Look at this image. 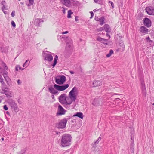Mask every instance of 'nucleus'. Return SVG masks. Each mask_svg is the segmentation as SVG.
<instances>
[{"label": "nucleus", "instance_id": "f257e3e1", "mask_svg": "<svg viewBox=\"0 0 154 154\" xmlns=\"http://www.w3.org/2000/svg\"><path fill=\"white\" fill-rule=\"evenodd\" d=\"M72 137L69 134H65L62 137L61 140V146L63 147L69 146L71 144Z\"/></svg>", "mask_w": 154, "mask_h": 154}, {"label": "nucleus", "instance_id": "f03ea898", "mask_svg": "<svg viewBox=\"0 0 154 154\" xmlns=\"http://www.w3.org/2000/svg\"><path fill=\"white\" fill-rule=\"evenodd\" d=\"M58 99L59 102L64 107L68 109H70V105L72 104V102L69 101V98L66 97L65 94H62L59 97Z\"/></svg>", "mask_w": 154, "mask_h": 154}, {"label": "nucleus", "instance_id": "7ed1b4c3", "mask_svg": "<svg viewBox=\"0 0 154 154\" xmlns=\"http://www.w3.org/2000/svg\"><path fill=\"white\" fill-rule=\"evenodd\" d=\"M77 95V89L75 87H74L69 94V101L71 102L72 103L73 102H75L76 99Z\"/></svg>", "mask_w": 154, "mask_h": 154}, {"label": "nucleus", "instance_id": "20e7f679", "mask_svg": "<svg viewBox=\"0 0 154 154\" xmlns=\"http://www.w3.org/2000/svg\"><path fill=\"white\" fill-rule=\"evenodd\" d=\"M7 102L12 110H14L16 112L19 111V109L18 108L17 103L12 99H8Z\"/></svg>", "mask_w": 154, "mask_h": 154}, {"label": "nucleus", "instance_id": "39448f33", "mask_svg": "<svg viewBox=\"0 0 154 154\" xmlns=\"http://www.w3.org/2000/svg\"><path fill=\"white\" fill-rule=\"evenodd\" d=\"M50 52L45 51L43 52V54L45 61H47L48 62H51L53 60V57Z\"/></svg>", "mask_w": 154, "mask_h": 154}, {"label": "nucleus", "instance_id": "423d86ee", "mask_svg": "<svg viewBox=\"0 0 154 154\" xmlns=\"http://www.w3.org/2000/svg\"><path fill=\"white\" fill-rule=\"evenodd\" d=\"M67 122V119L66 118H64L61 120L57 125V127L58 128L63 129L65 128Z\"/></svg>", "mask_w": 154, "mask_h": 154}, {"label": "nucleus", "instance_id": "0eeeda50", "mask_svg": "<svg viewBox=\"0 0 154 154\" xmlns=\"http://www.w3.org/2000/svg\"><path fill=\"white\" fill-rule=\"evenodd\" d=\"M69 86L68 84H66L62 85H59L57 84H54V88L56 90L62 91L65 90Z\"/></svg>", "mask_w": 154, "mask_h": 154}, {"label": "nucleus", "instance_id": "6e6552de", "mask_svg": "<svg viewBox=\"0 0 154 154\" xmlns=\"http://www.w3.org/2000/svg\"><path fill=\"white\" fill-rule=\"evenodd\" d=\"M66 78L63 75L57 76L56 78V82L59 85L63 84L66 81Z\"/></svg>", "mask_w": 154, "mask_h": 154}, {"label": "nucleus", "instance_id": "1a4fd4ad", "mask_svg": "<svg viewBox=\"0 0 154 154\" xmlns=\"http://www.w3.org/2000/svg\"><path fill=\"white\" fill-rule=\"evenodd\" d=\"M2 89L3 92L2 93L5 94L7 97H11V93L9 92V89L5 85H2Z\"/></svg>", "mask_w": 154, "mask_h": 154}, {"label": "nucleus", "instance_id": "9d476101", "mask_svg": "<svg viewBox=\"0 0 154 154\" xmlns=\"http://www.w3.org/2000/svg\"><path fill=\"white\" fill-rule=\"evenodd\" d=\"M66 110H65L62 106L59 104L57 108V115H62L65 114Z\"/></svg>", "mask_w": 154, "mask_h": 154}, {"label": "nucleus", "instance_id": "9b49d317", "mask_svg": "<svg viewBox=\"0 0 154 154\" xmlns=\"http://www.w3.org/2000/svg\"><path fill=\"white\" fill-rule=\"evenodd\" d=\"M144 25L148 27L151 26V21L150 20L147 18H145L143 20Z\"/></svg>", "mask_w": 154, "mask_h": 154}, {"label": "nucleus", "instance_id": "f8f14e48", "mask_svg": "<svg viewBox=\"0 0 154 154\" xmlns=\"http://www.w3.org/2000/svg\"><path fill=\"white\" fill-rule=\"evenodd\" d=\"M139 30L140 32L142 33L143 35L148 33L149 32L148 29L144 26H141Z\"/></svg>", "mask_w": 154, "mask_h": 154}, {"label": "nucleus", "instance_id": "ddd939ff", "mask_svg": "<svg viewBox=\"0 0 154 154\" xmlns=\"http://www.w3.org/2000/svg\"><path fill=\"white\" fill-rule=\"evenodd\" d=\"M54 88L51 86L48 88V90L49 92L53 94L57 95L58 94V91L54 89Z\"/></svg>", "mask_w": 154, "mask_h": 154}, {"label": "nucleus", "instance_id": "4468645a", "mask_svg": "<svg viewBox=\"0 0 154 154\" xmlns=\"http://www.w3.org/2000/svg\"><path fill=\"white\" fill-rule=\"evenodd\" d=\"M61 3L67 7H70V0H60Z\"/></svg>", "mask_w": 154, "mask_h": 154}, {"label": "nucleus", "instance_id": "2eb2a0df", "mask_svg": "<svg viewBox=\"0 0 154 154\" xmlns=\"http://www.w3.org/2000/svg\"><path fill=\"white\" fill-rule=\"evenodd\" d=\"M92 84L94 87L99 86L102 85V82L101 80H95L94 81Z\"/></svg>", "mask_w": 154, "mask_h": 154}, {"label": "nucleus", "instance_id": "dca6fc26", "mask_svg": "<svg viewBox=\"0 0 154 154\" xmlns=\"http://www.w3.org/2000/svg\"><path fill=\"white\" fill-rule=\"evenodd\" d=\"M70 6L71 5L76 6L79 5V2L78 1L75 0L70 1Z\"/></svg>", "mask_w": 154, "mask_h": 154}, {"label": "nucleus", "instance_id": "f3484780", "mask_svg": "<svg viewBox=\"0 0 154 154\" xmlns=\"http://www.w3.org/2000/svg\"><path fill=\"white\" fill-rule=\"evenodd\" d=\"M104 29L105 31L107 32H110L111 31V29L110 26L108 24H106L104 26Z\"/></svg>", "mask_w": 154, "mask_h": 154}, {"label": "nucleus", "instance_id": "a211bd4d", "mask_svg": "<svg viewBox=\"0 0 154 154\" xmlns=\"http://www.w3.org/2000/svg\"><path fill=\"white\" fill-rule=\"evenodd\" d=\"M152 9L153 8L151 6L147 7L146 8V11L148 14L151 15Z\"/></svg>", "mask_w": 154, "mask_h": 154}, {"label": "nucleus", "instance_id": "6ab92c4d", "mask_svg": "<svg viewBox=\"0 0 154 154\" xmlns=\"http://www.w3.org/2000/svg\"><path fill=\"white\" fill-rule=\"evenodd\" d=\"M73 116H77L82 119H83V118L84 116L82 113L79 112L76 113L73 115Z\"/></svg>", "mask_w": 154, "mask_h": 154}, {"label": "nucleus", "instance_id": "aec40b11", "mask_svg": "<svg viewBox=\"0 0 154 154\" xmlns=\"http://www.w3.org/2000/svg\"><path fill=\"white\" fill-rule=\"evenodd\" d=\"M41 22H43V21L42 20H41L39 19H37L35 20L34 24L36 26H39L40 25V23Z\"/></svg>", "mask_w": 154, "mask_h": 154}, {"label": "nucleus", "instance_id": "412c9836", "mask_svg": "<svg viewBox=\"0 0 154 154\" xmlns=\"http://www.w3.org/2000/svg\"><path fill=\"white\" fill-rule=\"evenodd\" d=\"M141 90L143 93V94L146 95V90L144 83H141Z\"/></svg>", "mask_w": 154, "mask_h": 154}, {"label": "nucleus", "instance_id": "4be33fe9", "mask_svg": "<svg viewBox=\"0 0 154 154\" xmlns=\"http://www.w3.org/2000/svg\"><path fill=\"white\" fill-rule=\"evenodd\" d=\"M146 40L147 42L149 43L150 46H153L154 45V43L153 41L150 39L149 37H146Z\"/></svg>", "mask_w": 154, "mask_h": 154}, {"label": "nucleus", "instance_id": "5701e85b", "mask_svg": "<svg viewBox=\"0 0 154 154\" xmlns=\"http://www.w3.org/2000/svg\"><path fill=\"white\" fill-rule=\"evenodd\" d=\"M119 45L121 48L118 49L119 51H123L125 50V45L124 43L123 42H121L119 43Z\"/></svg>", "mask_w": 154, "mask_h": 154}, {"label": "nucleus", "instance_id": "b1692460", "mask_svg": "<svg viewBox=\"0 0 154 154\" xmlns=\"http://www.w3.org/2000/svg\"><path fill=\"white\" fill-rule=\"evenodd\" d=\"M92 103L93 105L96 106H98L100 104V103L99 100L97 99H95L93 101Z\"/></svg>", "mask_w": 154, "mask_h": 154}, {"label": "nucleus", "instance_id": "393cba45", "mask_svg": "<svg viewBox=\"0 0 154 154\" xmlns=\"http://www.w3.org/2000/svg\"><path fill=\"white\" fill-rule=\"evenodd\" d=\"M58 59V57L57 55H55L54 58V61L52 65V66H53V68L57 64V60Z\"/></svg>", "mask_w": 154, "mask_h": 154}, {"label": "nucleus", "instance_id": "a878e982", "mask_svg": "<svg viewBox=\"0 0 154 154\" xmlns=\"http://www.w3.org/2000/svg\"><path fill=\"white\" fill-rule=\"evenodd\" d=\"M104 17H102L99 19V21L100 22V25H103L104 23Z\"/></svg>", "mask_w": 154, "mask_h": 154}, {"label": "nucleus", "instance_id": "bb28decb", "mask_svg": "<svg viewBox=\"0 0 154 154\" xmlns=\"http://www.w3.org/2000/svg\"><path fill=\"white\" fill-rule=\"evenodd\" d=\"M3 77L7 82V84H8V82H9L11 80L10 78L8 76V75H5V76Z\"/></svg>", "mask_w": 154, "mask_h": 154}, {"label": "nucleus", "instance_id": "cd10ccee", "mask_svg": "<svg viewBox=\"0 0 154 154\" xmlns=\"http://www.w3.org/2000/svg\"><path fill=\"white\" fill-rule=\"evenodd\" d=\"M73 13V12L71 11V10H69L68 11V15H67V17L68 18H71V15Z\"/></svg>", "mask_w": 154, "mask_h": 154}, {"label": "nucleus", "instance_id": "c85d7f7f", "mask_svg": "<svg viewBox=\"0 0 154 154\" xmlns=\"http://www.w3.org/2000/svg\"><path fill=\"white\" fill-rule=\"evenodd\" d=\"M0 82L1 83L2 85H5V82L4 81V79L2 76L0 74Z\"/></svg>", "mask_w": 154, "mask_h": 154}, {"label": "nucleus", "instance_id": "c756f323", "mask_svg": "<svg viewBox=\"0 0 154 154\" xmlns=\"http://www.w3.org/2000/svg\"><path fill=\"white\" fill-rule=\"evenodd\" d=\"M113 53V51L112 50H111L110 51L109 53L106 55V57H109Z\"/></svg>", "mask_w": 154, "mask_h": 154}, {"label": "nucleus", "instance_id": "7c9ffc66", "mask_svg": "<svg viewBox=\"0 0 154 154\" xmlns=\"http://www.w3.org/2000/svg\"><path fill=\"white\" fill-rule=\"evenodd\" d=\"M29 61V60H27L23 64V67L26 68L29 65V63H27V62Z\"/></svg>", "mask_w": 154, "mask_h": 154}, {"label": "nucleus", "instance_id": "2f4dec72", "mask_svg": "<svg viewBox=\"0 0 154 154\" xmlns=\"http://www.w3.org/2000/svg\"><path fill=\"white\" fill-rule=\"evenodd\" d=\"M1 74H2L3 76H5V75H8V72L6 71L5 70H4L1 72Z\"/></svg>", "mask_w": 154, "mask_h": 154}, {"label": "nucleus", "instance_id": "473e14b6", "mask_svg": "<svg viewBox=\"0 0 154 154\" xmlns=\"http://www.w3.org/2000/svg\"><path fill=\"white\" fill-rule=\"evenodd\" d=\"M103 38L100 37L99 36H98L97 38V40L98 41H99L100 42H102V41H103Z\"/></svg>", "mask_w": 154, "mask_h": 154}, {"label": "nucleus", "instance_id": "72a5a7b5", "mask_svg": "<svg viewBox=\"0 0 154 154\" xmlns=\"http://www.w3.org/2000/svg\"><path fill=\"white\" fill-rule=\"evenodd\" d=\"M29 4L27 5L28 6H30L33 4L34 0H29Z\"/></svg>", "mask_w": 154, "mask_h": 154}, {"label": "nucleus", "instance_id": "f704fd0d", "mask_svg": "<svg viewBox=\"0 0 154 154\" xmlns=\"http://www.w3.org/2000/svg\"><path fill=\"white\" fill-rule=\"evenodd\" d=\"M108 42V40L106 39H103V41H102V43L103 44L106 45H107V42Z\"/></svg>", "mask_w": 154, "mask_h": 154}, {"label": "nucleus", "instance_id": "c9c22d12", "mask_svg": "<svg viewBox=\"0 0 154 154\" xmlns=\"http://www.w3.org/2000/svg\"><path fill=\"white\" fill-rule=\"evenodd\" d=\"M26 151L25 149H23L21 150L19 152V154H24Z\"/></svg>", "mask_w": 154, "mask_h": 154}, {"label": "nucleus", "instance_id": "e433bc0d", "mask_svg": "<svg viewBox=\"0 0 154 154\" xmlns=\"http://www.w3.org/2000/svg\"><path fill=\"white\" fill-rule=\"evenodd\" d=\"M3 66L4 68L6 69V70H7L8 69V68L6 65V64L4 63H3Z\"/></svg>", "mask_w": 154, "mask_h": 154}, {"label": "nucleus", "instance_id": "4c0bfd02", "mask_svg": "<svg viewBox=\"0 0 154 154\" xmlns=\"http://www.w3.org/2000/svg\"><path fill=\"white\" fill-rule=\"evenodd\" d=\"M134 146L133 144H132L131 145V147L130 148V149L131 151H132V152H134Z\"/></svg>", "mask_w": 154, "mask_h": 154}, {"label": "nucleus", "instance_id": "58836bf2", "mask_svg": "<svg viewBox=\"0 0 154 154\" xmlns=\"http://www.w3.org/2000/svg\"><path fill=\"white\" fill-rule=\"evenodd\" d=\"M15 11H12L11 13V15L12 17H14L15 15Z\"/></svg>", "mask_w": 154, "mask_h": 154}, {"label": "nucleus", "instance_id": "ea45409f", "mask_svg": "<svg viewBox=\"0 0 154 154\" xmlns=\"http://www.w3.org/2000/svg\"><path fill=\"white\" fill-rule=\"evenodd\" d=\"M11 24L14 27H15L16 25H15V23L13 21H12L11 22Z\"/></svg>", "mask_w": 154, "mask_h": 154}, {"label": "nucleus", "instance_id": "a19ab883", "mask_svg": "<svg viewBox=\"0 0 154 154\" xmlns=\"http://www.w3.org/2000/svg\"><path fill=\"white\" fill-rule=\"evenodd\" d=\"M109 3H110L111 4V5L112 7V8H113L114 7V4L112 2L110 1L109 2Z\"/></svg>", "mask_w": 154, "mask_h": 154}, {"label": "nucleus", "instance_id": "79ce46f5", "mask_svg": "<svg viewBox=\"0 0 154 154\" xmlns=\"http://www.w3.org/2000/svg\"><path fill=\"white\" fill-rule=\"evenodd\" d=\"M3 108L5 110H7L8 109V108L7 107L6 105H5L3 106Z\"/></svg>", "mask_w": 154, "mask_h": 154}, {"label": "nucleus", "instance_id": "37998d69", "mask_svg": "<svg viewBox=\"0 0 154 154\" xmlns=\"http://www.w3.org/2000/svg\"><path fill=\"white\" fill-rule=\"evenodd\" d=\"M94 2L96 3H98L99 4L100 3V0H94Z\"/></svg>", "mask_w": 154, "mask_h": 154}, {"label": "nucleus", "instance_id": "c03bdc74", "mask_svg": "<svg viewBox=\"0 0 154 154\" xmlns=\"http://www.w3.org/2000/svg\"><path fill=\"white\" fill-rule=\"evenodd\" d=\"M5 5H3V6L2 7V10L3 11H4V10H5L7 9L6 8Z\"/></svg>", "mask_w": 154, "mask_h": 154}, {"label": "nucleus", "instance_id": "a18cd8bd", "mask_svg": "<svg viewBox=\"0 0 154 154\" xmlns=\"http://www.w3.org/2000/svg\"><path fill=\"white\" fill-rule=\"evenodd\" d=\"M90 13H91V17L90 18H92L94 16V13L92 11L90 12Z\"/></svg>", "mask_w": 154, "mask_h": 154}, {"label": "nucleus", "instance_id": "49530a36", "mask_svg": "<svg viewBox=\"0 0 154 154\" xmlns=\"http://www.w3.org/2000/svg\"><path fill=\"white\" fill-rule=\"evenodd\" d=\"M71 47V45L69 44H68V43H67L66 45V48H70Z\"/></svg>", "mask_w": 154, "mask_h": 154}, {"label": "nucleus", "instance_id": "de8ad7c7", "mask_svg": "<svg viewBox=\"0 0 154 154\" xmlns=\"http://www.w3.org/2000/svg\"><path fill=\"white\" fill-rule=\"evenodd\" d=\"M5 1H2L1 2V4L2 5H5Z\"/></svg>", "mask_w": 154, "mask_h": 154}, {"label": "nucleus", "instance_id": "09e8293b", "mask_svg": "<svg viewBox=\"0 0 154 154\" xmlns=\"http://www.w3.org/2000/svg\"><path fill=\"white\" fill-rule=\"evenodd\" d=\"M78 18L79 17L78 16H76L75 17V20L76 21H77L79 20Z\"/></svg>", "mask_w": 154, "mask_h": 154}, {"label": "nucleus", "instance_id": "8fccbe9b", "mask_svg": "<svg viewBox=\"0 0 154 154\" xmlns=\"http://www.w3.org/2000/svg\"><path fill=\"white\" fill-rule=\"evenodd\" d=\"M17 83L18 84V85H20L21 84V81L19 79L17 80Z\"/></svg>", "mask_w": 154, "mask_h": 154}, {"label": "nucleus", "instance_id": "3c124183", "mask_svg": "<svg viewBox=\"0 0 154 154\" xmlns=\"http://www.w3.org/2000/svg\"><path fill=\"white\" fill-rule=\"evenodd\" d=\"M99 18H99L95 16V20L97 21H99Z\"/></svg>", "mask_w": 154, "mask_h": 154}, {"label": "nucleus", "instance_id": "603ef678", "mask_svg": "<svg viewBox=\"0 0 154 154\" xmlns=\"http://www.w3.org/2000/svg\"><path fill=\"white\" fill-rule=\"evenodd\" d=\"M69 32L68 31H66L65 32H62V34H66V33H67Z\"/></svg>", "mask_w": 154, "mask_h": 154}, {"label": "nucleus", "instance_id": "864d4df0", "mask_svg": "<svg viewBox=\"0 0 154 154\" xmlns=\"http://www.w3.org/2000/svg\"><path fill=\"white\" fill-rule=\"evenodd\" d=\"M104 29V28H103V27H101L99 29V30L100 31H103V30Z\"/></svg>", "mask_w": 154, "mask_h": 154}, {"label": "nucleus", "instance_id": "5fc2aeb1", "mask_svg": "<svg viewBox=\"0 0 154 154\" xmlns=\"http://www.w3.org/2000/svg\"><path fill=\"white\" fill-rule=\"evenodd\" d=\"M99 10H100V9H94L93 10V11L94 12H95L97 11H99Z\"/></svg>", "mask_w": 154, "mask_h": 154}, {"label": "nucleus", "instance_id": "6e6d98bb", "mask_svg": "<svg viewBox=\"0 0 154 154\" xmlns=\"http://www.w3.org/2000/svg\"><path fill=\"white\" fill-rule=\"evenodd\" d=\"M152 13L151 15H154V9H152Z\"/></svg>", "mask_w": 154, "mask_h": 154}, {"label": "nucleus", "instance_id": "4d7b16f0", "mask_svg": "<svg viewBox=\"0 0 154 154\" xmlns=\"http://www.w3.org/2000/svg\"><path fill=\"white\" fill-rule=\"evenodd\" d=\"M52 98L54 100H55V99H54V95H52L51 96Z\"/></svg>", "mask_w": 154, "mask_h": 154}, {"label": "nucleus", "instance_id": "13d9d810", "mask_svg": "<svg viewBox=\"0 0 154 154\" xmlns=\"http://www.w3.org/2000/svg\"><path fill=\"white\" fill-rule=\"evenodd\" d=\"M99 142L97 140H96L94 143L95 144H97Z\"/></svg>", "mask_w": 154, "mask_h": 154}, {"label": "nucleus", "instance_id": "bf43d9fd", "mask_svg": "<svg viewBox=\"0 0 154 154\" xmlns=\"http://www.w3.org/2000/svg\"><path fill=\"white\" fill-rule=\"evenodd\" d=\"M106 35L107 36V37H109V38H110V35L108 34V33H106Z\"/></svg>", "mask_w": 154, "mask_h": 154}, {"label": "nucleus", "instance_id": "052dcab7", "mask_svg": "<svg viewBox=\"0 0 154 154\" xmlns=\"http://www.w3.org/2000/svg\"><path fill=\"white\" fill-rule=\"evenodd\" d=\"M63 10H62V11L63 13L64 14L65 13V10L64 9V7H63Z\"/></svg>", "mask_w": 154, "mask_h": 154}, {"label": "nucleus", "instance_id": "680f3d73", "mask_svg": "<svg viewBox=\"0 0 154 154\" xmlns=\"http://www.w3.org/2000/svg\"><path fill=\"white\" fill-rule=\"evenodd\" d=\"M101 140V138L100 137V136L98 138V139L97 140L99 142Z\"/></svg>", "mask_w": 154, "mask_h": 154}, {"label": "nucleus", "instance_id": "e2e57ef3", "mask_svg": "<svg viewBox=\"0 0 154 154\" xmlns=\"http://www.w3.org/2000/svg\"><path fill=\"white\" fill-rule=\"evenodd\" d=\"M15 69L16 71H18L19 69V66H17L16 67Z\"/></svg>", "mask_w": 154, "mask_h": 154}, {"label": "nucleus", "instance_id": "0e129e2a", "mask_svg": "<svg viewBox=\"0 0 154 154\" xmlns=\"http://www.w3.org/2000/svg\"><path fill=\"white\" fill-rule=\"evenodd\" d=\"M3 97H2L0 96V103L2 101Z\"/></svg>", "mask_w": 154, "mask_h": 154}, {"label": "nucleus", "instance_id": "69168bd1", "mask_svg": "<svg viewBox=\"0 0 154 154\" xmlns=\"http://www.w3.org/2000/svg\"><path fill=\"white\" fill-rule=\"evenodd\" d=\"M70 72L71 73V74H74V72L72 71H70Z\"/></svg>", "mask_w": 154, "mask_h": 154}, {"label": "nucleus", "instance_id": "338daca9", "mask_svg": "<svg viewBox=\"0 0 154 154\" xmlns=\"http://www.w3.org/2000/svg\"><path fill=\"white\" fill-rule=\"evenodd\" d=\"M19 69L22 70L24 69L19 67Z\"/></svg>", "mask_w": 154, "mask_h": 154}, {"label": "nucleus", "instance_id": "774afa93", "mask_svg": "<svg viewBox=\"0 0 154 154\" xmlns=\"http://www.w3.org/2000/svg\"><path fill=\"white\" fill-rule=\"evenodd\" d=\"M152 105L153 106L152 107V109L154 110V103H153Z\"/></svg>", "mask_w": 154, "mask_h": 154}]
</instances>
